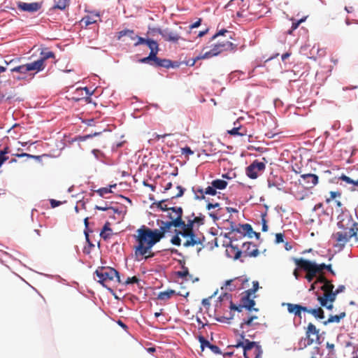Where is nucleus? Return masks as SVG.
Wrapping results in <instances>:
<instances>
[{"label": "nucleus", "instance_id": "nucleus-1", "mask_svg": "<svg viewBox=\"0 0 358 358\" xmlns=\"http://www.w3.org/2000/svg\"><path fill=\"white\" fill-rule=\"evenodd\" d=\"M162 238L158 229H152L145 225H142L136 231L134 235L135 245H134V255L137 259L153 257V246Z\"/></svg>", "mask_w": 358, "mask_h": 358}, {"label": "nucleus", "instance_id": "nucleus-2", "mask_svg": "<svg viewBox=\"0 0 358 358\" xmlns=\"http://www.w3.org/2000/svg\"><path fill=\"white\" fill-rule=\"evenodd\" d=\"M339 230L332 234V238L336 242V245L344 247L352 237L358 241V223L349 220L346 223L344 221L338 222Z\"/></svg>", "mask_w": 358, "mask_h": 358}, {"label": "nucleus", "instance_id": "nucleus-3", "mask_svg": "<svg viewBox=\"0 0 358 358\" xmlns=\"http://www.w3.org/2000/svg\"><path fill=\"white\" fill-rule=\"evenodd\" d=\"M207 48L208 47H203V50ZM208 48H210V50L205 52L203 54H200L197 56V59H209L216 57L224 52H234L237 49V45L228 40L221 41L220 39H218L216 42L212 43Z\"/></svg>", "mask_w": 358, "mask_h": 358}, {"label": "nucleus", "instance_id": "nucleus-4", "mask_svg": "<svg viewBox=\"0 0 358 358\" xmlns=\"http://www.w3.org/2000/svg\"><path fill=\"white\" fill-rule=\"evenodd\" d=\"M252 285V288L249 289L241 294L239 306H236L232 303H231L230 308L231 310H236L238 312H241L242 308H245L250 311L252 310L258 311V308H254L255 306L254 299L255 298V294L259 289V282L257 281H253Z\"/></svg>", "mask_w": 358, "mask_h": 358}, {"label": "nucleus", "instance_id": "nucleus-5", "mask_svg": "<svg viewBox=\"0 0 358 358\" xmlns=\"http://www.w3.org/2000/svg\"><path fill=\"white\" fill-rule=\"evenodd\" d=\"M327 290V293L319 295L316 292L317 300L319 301L321 306L326 308L328 310H331L334 307L333 303L336 299V296L343 292L345 287L344 285H339L337 289L334 291V285L333 283L331 286L325 287Z\"/></svg>", "mask_w": 358, "mask_h": 358}, {"label": "nucleus", "instance_id": "nucleus-6", "mask_svg": "<svg viewBox=\"0 0 358 358\" xmlns=\"http://www.w3.org/2000/svg\"><path fill=\"white\" fill-rule=\"evenodd\" d=\"M243 341H238L235 347H242L243 348V355L245 358H261L263 354L262 346L257 342L250 341L248 339H244L242 334Z\"/></svg>", "mask_w": 358, "mask_h": 358}, {"label": "nucleus", "instance_id": "nucleus-7", "mask_svg": "<svg viewBox=\"0 0 358 358\" xmlns=\"http://www.w3.org/2000/svg\"><path fill=\"white\" fill-rule=\"evenodd\" d=\"M320 330L315 324L310 322L306 328L305 337L301 338L299 341L300 349H304L313 343H320Z\"/></svg>", "mask_w": 358, "mask_h": 358}, {"label": "nucleus", "instance_id": "nucleus-8", "mask_svg": "<svg viewBox=\"0 0 358 358\" xmlns=\"http://www.w3.org/2000/svg\"><path fill=\"white\" fill-rule=\"evenodd\" d=\"M94 274L97 278V282L105 287H107L108 282H110L115 279H116L118 282H120L119 273L115 268L111 267L99 268L96 270Z\"/></svg>", "mask_w": 358, "mask_h": 358}, {"label": "nucleus", "instance_id": "nucleus-9", "mask_svg": "<svg viewBox=\"0 0 358 358\" xmlns=\"http://www.w3.org/2000/svg\"><path fill=\"white\" fill-rule=\"evenodd\" d=\"M50 58H55L54 52L48 50H42L37 60L27 64V68L29 71H35V73L40 72L45 68V61Z\"/></svg>", "mask_w": 358, "mask_h": 358}, {"label": "nucleus", "instance_id": "nucleus-10", "mask_svg": "<svg viewBox=\"0 0 358 358\" xmlns=\"http://www.w3.org/2000/svg\"><path fill=\"white\" fill-rule=\"evenodd\" d=\"M178 234L184 238L182 243L185 248L194 247L198 245H202L204 241L203 236H199L194 231H178Z\"/></svg>", "mask_w": 358, "mask_h": 358}, {"label": "nucleus", "instance_id": "nucleus-11", "mask_svg": "<svg viewBox=\"0 0 358 358\" xmlns=\"http://www.w3.org/2000/svg\"><path fill=\"white\" fill-rule=\"evenodd\" d=\"M292 260L299 269H301L306 272L305 278L307 280L308 282H312L314 278L317 276V270L311 267L308 264V259H305L303 258H293Z\"/></svg>", "mask_w": 358, "mask_h": 358}, {"label": "nucleus", "instance_id": "nucleus-12", "mask_svg": "<svg viewBox=\"0 0 358 358\" xmlns=\"http://www.w3.org/2000/svg\"><path fill=\"white\" fill-rule=\"evenodd\" d=\"M248 284V280L243 277H237L228 280L221 288L226 291L232 292L236 289H241L245 287V285Z\"/></svg>", "mask_w": 358, "mask_h": 358}, {"label": "nucleus", "instance_id": "nucleus-13", "mask_svg": "<svg viewBox=\"0 0 358 358\" xmlns=\"http://www.w3.org/2000/svg\"><path fill=\"white\" fill-rule=\"evenodd\" d=\"M266 168L265 164L257 160L254 161L246 168V174L251 179H256L259 172L263 171Z\"/></svg>", "mask_w": 358, "mask_h": 358}, {"label": "nucleus", "instance_id": "nucleus-14", "mask_svg": "<svg viewBox=\"0 0 358 358\" xmlns=\"http://www.w3.org/2000/svg\"><path fill=\"white\" fill-rule=\"evenodd\" d=\"M149 33H152V34L155 33H158L162 35V36L164 38L165 41H171L176 43L180 39V36L178 34L173 33L172 31H169L168 29L162 30L160 29H150Z\"/></svg>", "mask_w": 358, "mask_h": 358}, {"label": "nucleus", "instance_id": "nucleus-15", "mask_svg": "<svg viewBox=\"0 0 358 358\" xmlns=\"http://www.w3.org/2000/svg\"><path fill=\"white\" fill-rule=\"evenodd\" d=\"M17 8L20 10L34 13L41 9L42 7V3L34 2V3H25L19 1L17 3Z\"/></svg>", "mask_w": 358, "mask_h": 358}, {"label": "nucleus", "instance_id": "nucleus-16", "mask_svg": "<svg viewBox=\"0 0 358 358\" xmlns=\"http://www.w3.org/2000/svg\"><path fill=\"white\" fill-rule=\"evenodd\" d=\"M303 185L306 189H311L318 183V176L313 173H306L301 176Z\"/></svg>", "mask_w": 358, "mask_h": 358}, {"label": "nucleus", "instance_id": "nucleus-17", "mask_svg": "<svg viewBox=\"0 0 358 358\" xmlns=\"http://www.w3.org/2000/svg\"><path fill=\"white\" fill-rule=\"evenodd\" d=\"M180 226L179 219H176L175 221L162 222V225L160 227V229H158V233L162 234L163 238L165 233L169 231L172 227H179Z\"/></svg>", "mask_w": 358, "mask_h": 358}, {"label": "nucleus", "instance_id": "nucleus-18", "mask_svg": "<svg viewBox=\"0 0 358 358\" xmlns=\"http://www.w3.org/2000/svg\"><path fill=\"white\" fill-rule=\"evenodd\" d=\"M286 306L289 313H292L300 318L301 317V311L306 312L308 310V307L299 304L287 303Z\"/></svg>", "mask_w": 358, "mask_h": 358}, {"label": "nucleus", "instance_id": "nucleus-19", "mask_svg": "<svg viewBox=\"0 0 358 358\" xmlns=\"http://www.w3.org/2000/svg\"><path fill=\"white\" fill-rule=\"evenodd\" d=\"M243 248H245L244 253L246 257H256L259 254L257 246L252 243H243Z\"/></svg>", "mask_w": 358, "mask_h": 358}, {"label": "nucleus", "instance_id": "nucleus-20", "mask_svg": "<svg viewBox=\"0 0 358 358\" xmlns=\"http://www.w3.org/2000/svg\"><path fill=\"white\" fill-rule=\"evenodd\" d=\"M244 7L248 8L246 4L243 3V0H230L225 6L224 8L227 10L234 12L237 10L238 8L244 10Z\"/></svg>", "mask_w": 358, "mask_h": 358}, {"label": "nucleus", "instance_id": "nucleus-21", "mask_svg": "<svg viewBox=\"0 0 358 358\" xmlns=\"http://www.w3.org/2000/svg\"><path fill=\"white\" fill-rule=\"evenodd\" d=\"M170 212L169 213V217L171 221H175L176 219H179L180 225L183 224L182 217V208L181 207H170Z\"/></svg>", "mask_w": 358, "mask_h": 358}, {"label": "nucleus", "instance_id": "nucleus-22", "mask_svg": "<svg viewBox=\"0 0 358 358\" xmlns=\"http://www.w3.org/2000/svg\"><path fill=\"white\" fill-rule=\"evenodd\" d=\"M233 231L240 233L243 236L248 235L250 238H252V233H253L252 227L250 224H239L236 228H232Z\"/></svg>", "mask_w": 358, "mask_h": 358}, {"label": "nucleus", "instance_id": "nucleus-23", "mask_svg": "<svg viewBox=\"0 0 358 358\" xmlns=\"http://www.w3.org/2000/svg\"><path fill=\"white\" fill-rule=\"evenodd\" d=\"M100 20V15L98 13H90L89 15L85 16L81 20V23L84 24L85 27L96 23Z\"/></svg>", "mask_w": 358, "mask_h": 358}, {"label": "nucleus", "instance_id": "nucleus-24", "mask_svg": "<svg viewBox=\"0 0 358 358\" xmlns=\"http://www.w3.org/2000/svg\"><path fill=\"white\" fill-rule=\"evenodd\" d=\"M318 276L317 277V279L315 282L317 283H322L323 285L321 286L320 289L323 292L322 294L327 293V290L325 287L331 286L332 284V281L328 280L323 273H318Z\"/></svg>", "mask_w": 358, "mask_h": 358}, {"label": "nucleus", "instance_id": "nucleus-25", "mask_svg": "<svg viewBox=\"0 0 358 358\" xmlns=\"http://www.w3.org/2000/svg\"><path fill=\"white\" fill-rule=\"evenodd\" d=\"M152 66L155 67H164L169 69L172 66V62L167 59H160L155 55V61L152 63Z\"/></svg>", "mask_w": 358, "mask_h": 358}, {"label": "nucleus", "instance_id": "nucleus-26", "mask_svg": "<svg viewBox=\"0 0 358 358\" xmlns=\"http://www.w3.org/2000/svg\"><path fill=\"white\" fill-rule=\"evenodd\" d=\"M227 133L232 136H243L247 135V129L243 127L238 126L234 127L231 130H228Z\"/></svg>", "mask_w": 358, "mask_h": 358}, {"label": "nucleus", "instance_id": "nucleus-27", "mask_svg": "<svg viewBox=\"0 0 358 358\" xmlns=\"http://www.w3.org/2000/svg\"><path fill=\"white\" fill-rule=\"evenodd\" d=\"M220 36H226L228 39H232L231 32L226 29H222L212 36L210 42H213Z\"/></svg>", "mask_w": 358, "mask_h": 358}, {"label": "nucleus", "instance_id": "nucleus-28", "mask_svg": "<svg viewBox=\"0 0 358 358\" xmlns=\"http://www.w3.org/2000/svg\"><path fill=\"white\" fill-rule=\"evenodd\" d=\"M307 313L313 315L316 319L322 320L324 318V313L321 307L317 308H308Z\"/></svg>", "mask_w": 358, "mask_h": 358}, {"label": "nucleus", "instance_id": "nucleus-29", "mask_svg": "<svg viewBox=\"0 0 358 358\" xmlns=\"http://www.w3.org/2000/svg\"><path fill=\"white\" fill-rule=\"evenodd\" d=\"M127 36L131 39L135 40L136 36H135L134 30L131 29H124L117 33V38L120 40L123 36Z\"/></svg>", "mask_w": 358, "mask_h": 358}, {"label": "nucleus", "instance_id": "nucleus-30", "mask_svg": "<svg viewBox=\"0 0 358 358\" xmlns=\"http://www.w3.org/2000/svg\"><path fill=\"white\" fill-rule=\"evenodd\" d=\"M345 315L346 314L345 312H342L339 315H330L329 319L327 321L324 322V324L327 325V324L334 322L338 323L342 319H343L345 317Z\"/></svg>", "mask_w": 358, "mask_h": 358}, {"label": "nucleus", "instance_id": "nucleus-31", "mask_svg": "<svg viewBox=\"0 0 358 358\" xmlns=\"http://www.w3.org/2000/svg\"><path fill=\"white\" fill-rule=\"evenodd\" d=\"M194 220L191 217H187V223L183 220V224H181L179 227H181L180 231H194Z\"/></svg>", "mask_w": 358, "mask_h": 358}, {"label": "nucleus", "instance_id": "nucleus-32", "mask_svg": "<svg viewBox=\"0 0 358 358\" xmlns=\"http://www.w3.org/2000/svg\"><path fill=\"white\" fill-rule=\"evenodd\" d=\"M176 292L173 289H168L164 292H161L158 294L157 299L162 301H166L175 294Z\"/></svg>", "mask_w": 358, "mask_h": 358}, {"label": "nucleus", "instance_id": "nucleus-33", "mask_svg": "<svg viewBox=\"0 0 358 358\" xmlns=\"http://www.w3.org/2000/svg\"><path fill=\"white\" fill-rule=\"evenodd\" d=\"M211 185H213L214 188L216 189H224L227 186V182L221 180V179H216L212 181Z\"/></svg>", "mask_w": 358, "mask_h": 358}, {"label": "nucleus", "instance_id": "nucleus-34", "mask_svg": "<svg viewBox=\"0 0 358 358\" xmlns=\"http://www.w3.org/2000/svg\"><path fill=\"white\" fill-rule=\"evenodd\" d=\"M192 191L194 194V199L196 200H203L206 199L205 192L202 188H201V187L196 188V187H193L192 188Z\"/></svg>", "mask_w": 358, "mask_h": 358}, {"label": "nucleus", "instance_id": "nucleus-35", "mask_svg": "<svg viewBox=\"0 0 358 358\" xmlns=\"http://www.w3.org/2000/svg\"><path fill=\"white\" fill-rule=\"evenodd\" d=\"M146 45L150 50V52H154L155 55H157L159 52V45L157 41L152 39H148Z\"/></svg>", "mask_w": 358, "mask_h": 358}, {"label": "nucleus", "instance_id": "nucleus-36", "mask_svg": "<svg viewBox=\"0 0 358 358\" xmlns=\"http://www.w3.org/2000/svg\"><path fill=\"white\" fill-rule=\"evenodd\" d=\"M112 229L110 227V223L107 222L101 230L100 233V236L104 239L106 240L110 236V234L108 232H111Z\"/></svg>", "mask_w": 358, "mask_h": 358}, {"label": "nucleus", "instance_id": "nucleus-37", "mask_svg": "<svg viewBox=\"0 0 358 358\" xmlns=\"http://www.w3.org/2000/svg\"><path fill=\"white\" fill-rule=\"evenodd\" d=\"M308 264L313 268L317 270L316 273H323V270L325 269L326 264L322 263L317 264L315 262L308 260Z\"/></svg>", "mask_w": 358, "mask_h": 358}, {"label": "nucleus", "instance_id": "nucleus-38", "mask_svg": "<svg viewBox=\"0 0 358 358\" xmlns=\"http://www.w3.org/2000/svg\"><path fill=\"white\" fill-rule=\"evenodd\" d=\"M27 67H28L27 64H23V65H20V66L14 67L10 71L12 72H17V73H20L21 74H25V73H27V72L29 71V68H27Z\"/></svg>", "mask_w": 358, "mask_h": 358}, {"label": "nucleus", "instance_id": "nucleus-39", "mask_svg": "<svg viewBox=\"0 0 358 358\" xmlns=\"http://www.w3.org/2000/svg\"><path fill=\"white\" fill-rule=\"evenodd\" d=\"M69 4V0H58L53 8L64 10Z\"/></svg>", "mask_w": 358, "mask_h": 358}, {"label": "nucleus", "instance_id": "nucleus-40", "mask_svg": "<svg viewBox=\"0 0 358 358\" xmlns=\"http://www.w3.org/2000/svg\"><path fill=\"white\" fill-rule=\"evenodd\" d=\"M155 55L154 52H150L148 57H143L139 59V62L144 64H149L152 66V63L154 62Z\"/></svg>", "mask_w": 358, "mask_h": 358}, {"label": "nucleus", "instance_id": "nucleus-41", "mask_svg": "<svg viewBox=\"0 0 358 358\" xmlns=\"http://www.w3.org/2000/svg\"><path fill=\"white\" fill-rule=\"evenodd\" d=\"M307 17H302L301 19L296 21V22H292V27H291V29H289L288 31H287V34H292L293 31L296 29L303 22L306 21Z\"/></svg>", "mask_w": 358, "mask_h": 358}, {"label": "nucleus", "instance_id": "nucleus-42", "mask_svg": "<svg viewBox=\"0 0 358 358\" xmlns=\"http://www.w3.org/2000/svg\"><path fill=\"white\" fill-rule=\"evenodd\" d=\"M257 319V316H250V317H248L247 320H244L241 323V329H244L245 328V326H252V324H253V321L254 320H256Z\"/></svg>", "mask_w": 358, "mask_h": 358}, {"label": "nucleus", "instance_id": "nucleus-43", "mask_svg": "<svg viewBox=\"0 0 358 358\" xmlns=\"http://www.w3.org/2000/svg\"><path fill=\"white\" fill-rule=\"evenodd\" d=\"M199 341L201 344V350L203 351L204 350L205 348H208L210 346V343H209L208 341H207L203 336H199Z\"/></svg>", "mask_w": 358, "mask_h": 358}, {"label": "nucleus", "instance_id": "nucleus-44", "mask_svg": "<svg viewBox=\"0 0 358 358\" xmlns=\"http://www.w3.org/2000/svg\"><path fill=\"white\" fill-rule=\"evenodd\" d=\"M180 234H178V231L176 230V235L171 238V243L175 245H181V239L180 238Z\"/></svg>", "mask_w": 358, "mask_h": 358}, {"label": "nucleus", "instance_id": "nucleus-45", "mask_svg": "<svg viewBox=\"0 0 358 358\" xmlns=\"http://www.w3.org/2000/svg\"><path fill=\"white\" fill-rule=\"evenodd\" d=\"M330 196L326 199V202L327 203H329L333 199H336V197H341V193L338 191L336 192H330Z\"/></svg>", "mask_w": 358, "mask_h": 358}, {"label": "nucleus", "instance_id": "nucleus-46", "mask_svg": "<svg viewBox=\"0 0 358 358\" xmlns=\"http://www.w3.org/2000/svg\"><path fill=\"white\" fill-rule=\"evenodd\" d=\"M116 185H110L109 188L108 187H103L97 190V193L101 196H103L104 194L112 192L111 187H115Z\"/></svg>", "mask_w": 358, "mask_h": 358}, {"label": "nucleus", "instance_id": "nucleus-47", "mask_svg": "<svg viewBox=\"0 0 358 358\" xmlns=\"http://www.w3.org/2000/svg\"><path fill=\"white\" fill-rule=\"evenodd\" d=\"M205 194L215 196L217 194V191L214 188L213 185L208 186L204 190Z\"/></svg>", "mask_w": 358, "mask_h": 358}, {"label": "nucleus", "instance_id": "nucleus-48", "mask_svg": "<svg viewBox=\"0 0 358 358\" xmlns=\"http://www.w3.org/2000/svg\"><path fill=\"white\" fill-rule=\"evenodd\" d=\"M15 156H17L18 157H26L27 158L36 159L37 160H40L41 159V156L32 155L27 154V153L16 154Z\"/></svg>", "mask_w": 358, "mask_h": 358}, {"label": "nucleus", "instance_id": "nucleus-49", "mask_svg": "<svg viewBox=\"0 0 358 358\" xmlns=\"http://www.w3.org/2000/svg\"><path fill=\"white\" fill-rule=\"evenodd\" d=\"M189 275V271L187 267L182 266V270L177 272V275L180 278H185Z\"/></svg>", "mask_w": 358, "mask_h": 358}, {"label": "nucleus", "instance_id": "nucleus-50", "mask_svg": "<svg viewBox=\"0 0 358 358\" xmlns=\"http://www.w3.org/2000/svg\"><path fill=\"white\" fill-rule=\"evenodd\" d=\"M100 133H94V134H87V135H85V136H80L78 138V139L80 141H86L87 139L88 138H92L94 136H96L97 135H99Z\"/></svg>", "mask_w": 358, "mask_h": 358}, {"label": "nucleus", "instance_id": "nucleus-51", "mask_svg": "<svg viewBox=\"0 0 358 358\" xmlns=\"http://www.w3.org/2000/svg\"><path fill=\"white\" fill-rule=\"evenodd\" d=\"M266 215L264 214L262 215V231L265 232L268 231V225H267V221L265 218Z\"/></svg>", "mask_w": 358, "mask_h": 358}, {"label": "nucleus", "instance_id": "nucleus-52", "mask_svg": "<svg viewBox=\"0 0 358 358\" xmlns=\"http://www.w3.org/2000/svg\"><path fill=\"white\" fill-rule=\"evenodd\" d=\"M139 282L138 278L136 276L129 277L125 281L126 285L131 284V283H138Z\"/></svg>", "mask_w": 358, "mask_h": 358}, {"label": "nucleus", "instance_id": "nucleus-53", "mask_svg": "<svg viewBox=\"0 0 358 358\" xmlns=\"http://www.w3.org/2000/svg\"><path fill=\"white\" fill-rule=\"evenodd\" d=\"M136 36V38H137L138 41L136 43H135V44H134L135 46L139 45L141 44H146L147 41H148V39H145L143 37L138 36Z\"/></svg>", "mask_w": 358, "mask_h": 358}, {"label": "nucleus", "instance_id": "nucleus-54", "mask_svg": "<svg viewBox=\"0 0 358 358\" xmlns=\"http://www.w3.org/2000/svg\"><path fill=\"white\" fill-rule=\"evenodd\" d=\"M340 179L344 182H345L346 183H348V184H353L355 182V180H353L352 179H351L350 177L345 176V175H342L341 177H340Z\"/></svg>", "mask_w": 358, "mask_h": 358}, {"label": "nucleus", "instance_id": "nucleus-55", "mask_svg": "<svg viewBox=\"0 0 358 358\" xmlns=\"http://www.w3.org/2000/svg\"><path fill=\"white\" fill-rule=\"evenodd\" d=\"M181 153L182 155H193L194 152L191 150L189 147H185L181 149Z\"/></svg>", "mask_w": 358, "mask_h": 358}, {"label": "nucleus", "instance_id": "nucleus-56", "mask_svg": "<svg viewBox=\"0 0 358 358\" xmlns=\"http://www.w3.org/2000/svg\"><path fill=\"white\" fill-rule=\"evenodd\" d=\"M284 241V235L281 233L275 234V243H280Z\"/></svg>", "mask_w": 358, "mask_h": 358}, {"label": "nucleus", "instance_id": "nucleus-57", "mask_svg": "<svg viewBox=\"0 0 358 358\" xmlns=\"http://www.w3.org/2000/svg\"><path fill=\"white\" fill-rule=\"evenodd\" d=\"M110 208V206H109L107 203H105L104 206H95V209L102 210V211H106L107 210H109Z\"/></svg>", "mask_w": 358, "mask_h": 358}, {"label": "nucleus", "instance_id": "nucleus-58", "mask_svg": "<svg viewBox=\"0 0 358 358\" xmlns=\"http://www.w3.org/2000/svg\"><path fill=\"white\" fill-rule=\"evenodd\" d=\"M209 349H210L211 351L213 352H214L215 354H220L221 353L219 347H217V345L211 344L210 346L209 347Z\"/></svg>", "mask_w": 358, "mask_h": 358}, {"label": "nucleus", "instance_id": "nucleus-59", "mask_svg": "<svg viewBox=\"0 0 358 358\" xmlns=\"http://www.w3.org/2000/svg\"><path fill=\"white\" fill-rule=\"evenodd\" d=\"M76 92L78 94L80 93V94H83V92H85L86 96H89L90 94V92H89V90H88V89L87 87L77 89Z\"/></svg>", "mask_w": 358, "mask_h": 358}, {"label": "nucleus", "instance_id": "nucleus-60", "mask_svg": "<svg viewBox=\"0 0 358 358\" xmlns=\"http://www.w3.org/2000/svg\"><path fill=\"white\" fill-rule=\"evenodd\" d=\"M177 189H178V193L174 197L178 198L183 195L185 189L180 185L177 186Z\"/></svg>", "mask_w": 358, "mask_h": 358}, {"label": "nucleus", "instance_id": "nucleus-61", "mask_svg": "<svg viewBox=\"0 0 358 358\" xmlns=\"http://www.w3.org/2000/svg\"><path fill=\"white\" fill-rule=\"evenodd\" d=\"M201 19L199 18V19H198L197 21H196L195 22H194L193 24L189 25V29H192L196 28L201 25Z\"/></svg>", "mask_w": 358, "mask_h": 358}, {"label": "nucleus", "instance_id": "nucleus-62", "mask_svg": "<svg viewBox=\"0 0 358 358\" xmlns=\"http://www.w3.org/2000/svg\"><path fill=\"white\" fill-rule=\"evenodd\" d=\"M159 208L162 210H167V211H170V208H169L167 206L166 204L164 203V201H162L159 203Z\"/></svg>", "mask_w": 358, "mask_h": 358}, {"label": "nucleus", "instance_id": "nucleus-63", "mask_svg": "<svg viewBox=\"0 0 358 358\" xmlns=\"http://www.w3.org/2000/svg\"><path fill=\"white\" fill-rule=\"evenodd\" d=\"M16 95L15 94H9L8 96H6V101H10V100H12V99H14V100H16V101H20L22 99H19L18 97H15Z\"/></svg>", "mask_w": 358, "mask_h": 358}, {"label": "nucleus", "instance_id": "nucleus-64", "mask_svg": "<svg viewBox=\"0 0 358 358\" xmlns=\"http://www.w3.org/2000/svg\"><path fill=\"white\" fill-rule=\"evenodd\" d=\"M62 203L61 201H57V200H55V199H51L50 200V205L52 208H55V207H57L59 206L60 204Z\"/></svg>", "mask_w": 358, "mask_h": 358}]
</instances>
